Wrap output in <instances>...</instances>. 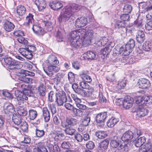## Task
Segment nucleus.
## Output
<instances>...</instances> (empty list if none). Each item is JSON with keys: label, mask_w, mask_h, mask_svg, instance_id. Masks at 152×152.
Returning <instances> with one entry per match:
<instances>
[{"label": "nucleus", "mask_w": 152, "mask_h": 152, "mask_svg": "<svg viewBox=\"0 0 152 152\" xmlns=\"http://www.w3.org/2000/svg\"><path fill=\"white\" fill-rule=\"evenodd\" d=\"M134 24L138 28H142L143 25L142 19L138 18L134 21Z\"/></svg>", "instance_id": "603ef678"}, {"label": "nucleus", "mask_w": 152, "mask_h": 152, "mask_svg": "<svg viewBox=\"0 0 152 152\" xmlns=\"http://www.w3.org/2000/svg\"><path fill=\"white\" fill-rule=\"evenodd\" d=\"M33 16L31 14L29 13L28 16L26 18V25L28 26H30L31 25H32L33 22L34 21Z\"/></svg>", "instance_id": "c03bdc74"}, {"label": "nucleus", "mask_w": 152, "mask_h": 152, "mask_svg": "<svg viewBox=\"0 0 152 152\" xmlns=\"http://www.w3.org/2000/svg\"><path fill=\"white\" fill-rule=\"evenodd\" d=\"M94 34L93 30L91 28H90L87 32L86 37H84L82 39L80 38L78 39H71V45L76 48H80L83 46H86L88 45L91 43Z\"/></svg>", "instance_id": "7ed1b4c3"}, {"label": "nucleus", "mask_w": 152, "mask_h": 152, "mask_svg": "<svg viewBox=\"0 0 152 152\" xmlns=\"http://www.w3.org/2000/svg\"><path fill=\"white\" fill-rule=\"evenodd\" d=\"M64 74L62 73H58L56 74L55 77L53 78V82L55 83L58 85L60 83L62 82L63 80V78Z\"/></svg>", "instance_id": "7c9ffc66"}, {"label": "nucleus", "mask_w": 152, "mask_h": 152, "mask_svg": "<svg viewBox=\"0 0 152 152\" xmlns=\"http://www.w3.org/2000/svg\"><path fill=\"white\" fill-rule=\"evenodd\" d=\"M125 26V22L122 21L120 20H117L115 24V26L116 28H124V27Z\"/></svg>", "instance_id": "6e6d98bb"}, {"label": "nucleus", "mask_w": 152, "mask_h": 152, "mask_svg": "<svg viewBox=\"0 0 152 152\" xmlns=\"http://www.w3.org/2000/svg\"><path fill=\"white\" fill-rule=\"evenodd\" d=\"M46 86L42 83L39 85L38 87V91L40 95L42 96L45 95L46 91Z\"/></svg>", "instance_id": "79ce46f5"}, {"label": "nucleus", "mask_w": 152, "mask_h": 152, "mask_svg": "<svg viewBox=\"0 0 152 152\" xmlns=\"http://www.w3.org/2000/svg\"><path fill=\"white\" fill-rule=\"evenodd\" d=\"M50 7L53 10H57L63 7V4L60 1H54L50 3L49 4Z\"/></svg>", "instance_id": "c756f323"}, {"label": "nucleus", "mask_w": 152, "mask_h": 152, "mask_svg": "<svg viewBox=\"0 0 152 152\" xmlns=\"http://www.w3.org/2000/svg\"><path fill=\"white\" fill-rule=\"evenodd\" d=\"M66 101L67 98L65 94L59 93L56 94V102L58 106L63 105Z\"/></svg>", "instance_id": "f8f14e48"}, {"label": "nucleus", "mask_w": 152, "mask_h": 152, "mask_svg": "<svg viewBox=\"0 0 152 152\" xmlns=\"http://www.w3.org/2000/svg\"><path fill=\"white\" fill-rule=\"evenodd\" d=\"M78 85L76 83H74L72 85V87L75 92L80 95L82 89L78 88Z\"/></svg>", "instance_id": "5fc2aeb1"}, {"label": "nucleus", "mask_w": 152, "mask_h": 152, "mask_svg": "<svg viewBox=\"0 0 152 152\" xmlns=\"http://www.w3.org/2000/svg\"><path fill=\"white\" fill-rule=\"evenodd\" d=\"M44 24L48 31H50L52 30L53 28L51 23L48 21H45Z\"/></svg>", "instance_id": "680f3d73"}, {"label": "nucleus", "mask_w": 152, "mask_h": 152, "mask_svg": "<svg viewBox=\"0 0 152 152\" xmlns=\"http://www.w3.org/2000/svg\"><path fill=\"white\" fill-rule=\"evenodd\" d=\"M84 55L88 59H94L96 57L95 53L92 51H88L84 54Z\"/></svg>", "instance_id": "8fccbe9b"}, {"label": "nucleus", "mask_w": 152, "mask_h": 152, "mask_svg": "<svg viewBox=\"0 0 152 152\" xmlns=\"http://www.w3.org/2000/svg\"><path fill=\"white\" fill-rule=\"evenodd\" d=\"M132 9V7L131 5L126 4L123 8L124 12L127 14L131 13Z\"/></svg>", "instance_id": "864d4df0"}, {"label": "nucleus", "mask_w": 152, "mask_h": 152, "mask_svg": "<svg viewBox=\"0 0 152 152\" xmlns=\"http://www.w3.org/2000/svg\"><path fill=\"white\" fill-rule=\"evenodd\" d=\"M86 91L82 89L80 95L83 96L89 97L94 92L93 88L90 87L88 88H86Z\"/></svg>", "instance_id": "473e14b6"}, {"label": "nucleus", "mask_w": 152, "mask_h": 152, "mask_svg": "<svg viewBox=\"0 0 152 152\" xmlns=\"http://www.w3.org/2000/svg\"><path fill=\"white\" fill-rule=\"evenodd\" d=\"M37 113L36 110L33 109L29 111V117L30 120H34L37 117Z\"/></svg>", "instance_id": "de8ad7c7"}, {"label": "nucleus", "mask_w": 152, "mask_h": 152, "mask_svg": "<svg viewBox=\"0 0 152 152\" xmlns=\"http://www.w3.org/2000/svg\"><path fill=\"white\" fill-rule=\"evenodd\" d=\"M75 130L74 129L66 128L65 130V132L66 134L72 135L75 132Z\"/></svg>", "instance_id": "69168bd1"}, {"label": "nucleus", "mask_w": 152, "mask_h": 152, "mask_svg": "<svg viewBox=\"0 0 152 152\" xmlns=\"http://www.w3.org/2000/svg\"><path fill=\"white\" fill-rule=\"evenodd\" d=\"M68 78L70 83L72 84L75 80V77L73 73L72 72H69L68 74Z\"/></svg>", "instance_id": "13d9d810"}, {"label": "nucleus", "mask_w": 152, "mask_h": 152, "mask_svg": "<svg viewBox=\"0 0 152 152\" xmlns=\"http://www.w3.org/2000/svg\"><path fill=\"white\" fill-rule=\"evenodd\" d=\"M45 134V132L43 130H40L36 129V134L38 137H42Z\"/></svg>", "instance_id": "0e129e2a"}, {"label": "nucleus", "mask_w": 152, "mask_h": 152, "mask_svg": "<svg viewBox=\"0 0 152 152\" xmlns=\"http://www.w3.org/2000/svg\"><path fill=\"white\" fill-rule=\"evenodd\" d=\"M90 121V117L88 116L86 117L82 120V123L81 124L85 126H86L88 125Z\"/></svg>", "instance_id": "4d7b16f0"}, {"label": "nucleus", "mask_w": 152, "mask_h": 152, "mask_svg": "<svg viewBox=\"0 0 152 152\" xmlns=\"http://www.w3.org/2000/svg\"><path fill=\"white\" fill-rule=\"evenodd\" d=\"M125 50L124 46L121 47H115L113 49V54L116 55H118L121 54L123 52H124V50Z\"/></svg>", "instance_id": "49530a36"}, {"label": "nucleus", "mask_w": 152, "mask_h": 152, "mask_svg": "<svg viewBox=\"0 0 152 152\" xmlns=\"http://www.w3.org/2000/svg\"><path fill=\"white\" fill-rule=\"evenodd\" d=\"M138 87L142 89H145L149 88L151 85L150 81L147 79L141 78L139 79L137 83Z\"/></svg>", "instance_id": "ddd939ff"}, {"label": "nucleus", "mask_w": 152, "mask_h": 152, "mask_svg": "<svg viewBox=\"0 0 152 152\" xmlns=\"http://www.w3.org/2000/svg\"><path fill=\"white\" fill-rule=\"evenodd\" d=\"M50 136L52 137L56 141L62 139L64 137V136L63 134H59L56 131L52 132L50 134Z\"/></svg>", "instance_id": "bb28decb"}, {"label": "nucleus", "mask_w": 152, "mask_h": 152, "mask_svg": "<svg viewBox=\"0 0 152 152\" xmlns=\"http://www.w3.org/2000/svg\"><path fill=\"white\" fill-rule=\"evenodd\" d=\"M114 46V43L112 42H109L108 45L104 48L102 49L100 52V56L102 59L107 56L109 52H110L112 48Z\"/></svg>", "instance_id": "1a4fd4ad"}, {"label": "nucleus", "mask_w": 152, "mask_h": 152, "mask_svg": "<svg viewBox=\"0 0 152 152\" xmlns=\"http://www.w3.org/2000/svg\"><path fill=\"white\" fill-rule=\"evenodd\" d=\"M81 8L80 5L74 4L72 6H67L61 10L58 18L60 22H65L68 21L73 15L74 12L78 11Z\"/></svg>", "instance_id": "f03ea898"}, {"label": "nucleus", "mask_w": 152, "mask_h": 152, "mask_svg": "<svg viewBox=\"0 0 152 152\" xmlns=\"http://www.w3.org/2000/svg\"><path fill=\"white\" fill-rule=\"evenodd\" d=\"M87 23V19L84 17L77 18L75 22V25L76 27L80 28L85 26Z\"/></svg>", "instance_id": "dca6fc26"}, {"label": "nucleus", "mask_w": 152, "mask_h": 152, "mask_svg": "<svg viewBox=\"0 0 152 152\" xmlns=\"http://www.w3.org/2000/svg\"><path fill=\"white\" fill-rule=\"evenodd\" d=\"M32 28L34 33L38 35H42L45 33L44 30L37 24L34 23Z\"/></svg>", "instance_id": "6ab92c4d"}, {"label": "nucleus", "mask_w": 152, "mask_h": 152, "mask_svg": "<svg viewBox=\"0 0 152 152\" xmlns=\"http://www.w3.org/2000/svg\"><path fill=\"white\" fill-rule=\"evenodd\" d=\"M21 88L22 89L23 92L26 94L27 96H30L32 94L31 91V85H26L22 84L21 85Z\"/></svg>", "instance_id": "b1692460"}, {"label": "nucleus", "mask_w": 152, "mask_h": 152, "mask_svg": "<svg viewBox=\"0 0 152 152\" xmlns=\"http://www.w3.org/2000/svg\"><path fill=\"white\" fill-rule=\"evenodd\" d=\"M43 116L45 121L47 122L50 119V115L48 110L47 107H44L42 109Z\"/></svg>", "instance_id": "e433bc0d"}, {"label": "nucleus", "mask_w": 152, "mask_h": 152, "mask_svg": "<svg viewBox=\"0 0 152 152\" xmlns=\"http://www.w3.org/2000/svg\"><path fill=\"white\" fill-rule=\"evenodd\" d=\"M145 142V138L144 137H141L136 140L135 142V145L137 147L141 146Z\"/></svg>", "instance_id": "a19ab883"}, {"label": "nucleus", "mask_w": 152, "mask_h": 152, "mask_svg": "<svg viewBox=\"0 0 152 152\" xmlns=\"http://www.w3.org/2000/svg\"><path fill=\"white\" fill-rule=\"evenodd\" d=\"M56 94L53 91H50L48 94V98L49 100L52 102L53 101L55 98H56Z\"/></svg>", "instance_id": "052dcab7"}, {"label": "nucleus", "mask_w": 152, "mask_h": 152, "mask_svg": "<svg viewBox=\"0 0 152 152\" xmlns=\"http://www.w3.org/2000/svg\"><path fill=\"white\" fill-rule=\"evenodd\" d=\"M33 151H31L29 149L26 150V152H45L46 151V149L44 146L43 143H39L37 145V147L35 148H33Z\"/></svg>", "instance_id": "aec40b11"}, {"label": "nucleus", "mask_w": 152, "mask_h": 152, "mask_svg": "<svg viewBox=\"0 0 152 152\" xmlns=\"http://www.w3.org/2000/svg\"><path fill=\"white\" fill-rule=\"evenodd\" d=\"M4 61L7 67L10 69L14 70L21 68L23 65L18 62L11 57H7L4 58Z\"/></svg>", "instance_id": "423d86ee"}, {"label": "nucleus", "mask_w": 152, "mask_h": 152, "mask_svg": "<svg viewBox=\"0 0 152 152\" xmlns=\"http://www.w3.org/2000/svg\"><path fill=\"white\" fill-rule=\"evenodd\" d=\"M135 46V42L132 39H130L128 43L124 46L125 50H124V53H129L131 50L134 48Z\"/></svg>", "instance_id": "412c9836"}, {"label": "nucleus", "mask_w": 152, "mask_h": 152, "mask_svg": "<svg viewBox=\"0 0 152 152\" xmlns=\"http://www.w3.org/2000/svg\"><path fill=\"white\" fill-rule=\"evenodd\" d=\"M152 47L151 44L149 41H145L142 45L143 49L146 51L150 50Z\"/></svg>", "instance_id": "09e8293b"}, {"label": "nucleus", "mask_w": 152, "mask_h": 152, "mask_svg": "<svg viewBox=\"0 0 152 152\" xmlns=\"http://www.w3.org/2000/svg\"><path fill=\"white\" fill-rule=\"evenodd\" d=\"M35 3L39 10L41 11L44 10L46 7V4L44 0H37Z\"/></svg>", "instance_id": "2f4dec72"}, {"label": "nucleus", "mask_w": 152, "mask_h": 152, "mask_svg": "<svg viewBox=\"0 0 152 152\" xmlns=\"http://www.w3.org/2000/svg\"><path fill=\"white\" fill-rule=\"evenodd\" d=\"M133 28L132 26H127L126 28H124V29L126 30L127 35L129 36L132 34Z\"/></svg>", "instance_id": "bf43d9fd"}, {"label": "nucleus", "mask_w": 152, "mask_h": 152, "mask_svg": "<svg viewBox=\"0 0 152 152\" xmlns=\"http://www.w3.org/2000/svg\"><path fill=\"white\" fill-rule=\"evenodd\" d=\"M12 119L14 123L17 126L12 127V130H18L20 127L23 131H26L27 129L28 126L27 123L26 122L22 121L19 115L16 114L13 115Z\"/></svg>", "instance_id": "20e7f679"}, {"label": "nucleus", "mask_w": 152, "mask_h": 152, "mask_svg": "<svg viewBox=\"0 0 152 152\" xmlns=\"http://www.w3.org/2000/svg\"><path fill=\"white\" fill-rule=\"evenodd\" d=\"M142 134V132L140 129H135L133 137L135 138H137Z\"/></svg>", "instance_id": "338daca9"}, {"label": "nucleus", "mask_w": 152, "mask_h": 152, "mask_svg": "<svg viewBox=\"0 0 152 152\" xmlns=\"http://www.w3.org/2000/svg\"><path fill=\"white\" fill-rule=\"evenodd\" d=\"M17 111L18 115L21 116H25L28 113L26 109L23 106L18 107Z\"/></svg>", "instance_id": "72a5a7b5"}, {"label": "nucleus", "mask_w": 152, "mask_h": 152, "mask_svg": "<svg viewBox=\"0 0 152 152\" xmlns=\"http://www.w3.org/2000/svg\"><path fill=\"white\" fill-rule=\"evenodd\" d=\"M95 134L96 136L100 139H104L107 136L106 132L102 131H99L96 132Z\"/></svg>", "instance_id": "a18cd8bd"}, {"label": "nucleus", "mask_w": 152, "mask_h": 152, "mask_svg": "<svg viewBox=\"0 0 152 152\" xmlns=\"http://www.w3.org/2000/svg\"><path fill=\"white\" fill-rule=\"evenodd\" d=\"M89 28H86V29H80L77 30L73 31L71 32L70 36L71 39L81 38L82 39L84 37H86V34Z\"/></svg>", "instance_id": "0eeeda50"}, {"label": "nucleus", "mask_w": 152, "mask_h": 152, "mask_svg": "<svg viewBox=\"0 0 152 152\" xmlns=\"http://www.w3.org/2000/svg\"><path fill=\"white\" fill-rule=\"evenodd\" d=\"M66 123L68 125L74 126L78 123V121L74 118H67L66 120Z\"/></svg>", "instance_id": "37998d69"}, {"label": "nucleus", "mask_w": 152, "mask_h": 152, "mask_svg": "<svg viewBox=\"0 0 152 152\" xmlns=\"http://www.w3.org/2000/svg\"><path fill=\"white\" fill-rule=\"evenodd\" d=\"M88 73V72L87 71H82L81 72V78L84 81L86 82L89 83L91 81L92 79L89 76L87 75Z\"/></svg>", "instance_id": "4c0bfd02"}, {"label": "nucleus", "mask_w": 152, "mask_h": 152, "mask_svg": "<svg viewBox=\"0 0 152 152\" xmlns=\"http://www.w3.org/2000/svg\"><path fill=\"white\" fill-rule=\"evenodd\" d=\"M17 40L20 43L23 44H26L28 43V41L25 38L22 37H20L18 38Z\"/></svg>", "instance_id": "774afa93"}, {"label": "nucleus", "mask_w": 152, "mask_h": 152, "mask_svg": "<svg viewBox=\"0 0 152 152\" xmlns=\"http://www.w3.org/2000/svg\"><path fill=\"white\" fill-rule=\"evenodd\" d=\"M67 139L66 137V139L68 140L67 141H64L62 142L61 144V146L62 148L64 149H68L71 146V144L70 142H72V140L73 139L70 137H68Z\"/></svg>", "instance_id": "58836bf2"}, {"label": "nucleus", "mask_w": 152, "mask_h": 152, "mask_svg": "<svg viewBox=\"0 0 152 152\" xmlns=\"http://www.w3.org/2000/svg\"><path fill=\"white\" fill-rule=\"evenodd\" d=\"M111 41H109L108 39L106 37L101 38L100 39L98 38V40L96 41V43L99 46H107L108 43Z\"/></svg>", "instance_id": "4be33fe9"}, {"label": "nucleus", "mask_w": 152, "mask_h": 152, "mask_svg": "<svg viewBox=\"0 0 152 152\" xmlns=\"http://www.w3.org/2000/svg\"><path fill=\"white\" fill-rule=\"evenodd\" d=\"M109 144L107 140H104L99 143L98 147L99 152H106Z\"/></svg>", "instance_id": "5701e85b"}, {"label": "nucleus", "mask_w": 152, "mask_h": 152, "mask_svg": "<svg viewBox=\"0 0 152 152\" xmlns=\"http://www.w3.org/2000/svg\"><path fill=\"white\" fill-rule=\"evenodd\" d=\"M17 75L19 76V79L21 81L28 83H32L33 79L31 77H27V76H33L35 75L34 72L23 69L18 73Z\"/></svg>", "instance_id": "39448f33"}, {"label": "nucleus", "mask_w": 152, "mask_h": 152, "mask_svg": "<svg viewBox=\"0 0 152 152\" xmlns=\"http://www.w3.org/2000/svg\"><path fill=\"white\" fill-rule=\"evenodd\" d=\"M152 147L151 144L150 142L147 143L140 147L139 149V152H146Z\"/></svg>", "instance_id": "c9c22d12"}, {"label": "nucleus", "mask_w": 152, "mask_h": 152, "mask_svg": "<svg viewBox=\"0 0 152 152\" xmlns=\"http://www.w3.org/2000/svg\"><path fill=\"white\" fill-rule=\"evenodd\" d=\"M133 137V132L131 131H128L123 134L121 139L124 142H130Z\"/></svg>", "instance_id": "a211bd4d"}, {"label": "nucleus", "mask_w": 152, "mask_h": 152, "mask_svg": "<svg viewBox=\"0 0 152 152\" xmlns=\"http://www.w3.org/2000/svg\"><path fill=\"white\" fill-rule=\"evenodd\" d=\"M148 113L147 109L142 107H139L137 111V115L138 117H143L147 115Z\"/></svg>", "instance_id": "a878e982"}, {"label": "nucleus", "mask_w": 152, "mask_h": 152, "mask_svg": "<svg viewBox=\"0 0 152 152\" xmlns=\"http://www.w3.org/2000/svg\"><path fill=\"white\" fill-rule=\"evenodd\" d=\"M136 103L137 104H141L143 105L152 103V96H139L138 97Z\"/></svg>", "instance_id": "9b49d317"}, {"label": "nucleus", "mask_w": 152, "mask_h": 152, "mask_svg": "<svg viewBox=\"0 0 152 152\" xmlns=\"http://www.w3.org/2000/svg\"><path fill=\"white\" fill-rule=\"evenodd\" d=\"M3 108L4 112L6 114H12L14 111L13 105L10 103H5L4 105Z\"/></svg>", "instance_id": "4468645a"}, {"label": "nucleus", "mask_w": 152, "mask_h": 152, "mask_svg": "<svg viewBox=\"0 0 152 152\" xmlns=\"http://www.w3.org/2000/svg\"><path fill=\"white\" fill-rule=\"evenodd\" d=\"M71 96L73 100L75 102L76 106L77 107L82 110H85L86 109V105L80 104L81 102V100L76 95L72 94H71Z\"/></svg>", "instance_id": "f3484780"}, {"label": "nucleus", "mask_w": 152, "mask_h": 152, "mask_svg": "<svg viewBox=\"0 0 152 152\" xmlns=\"http://www.w3.org/2000/svg\"><path fill=\"white\" fill-rule=\"evenodd\" d=\"M4 27L5 30L8 32H10L12 31L15 27V25L12 22L7 20L4 22Z\"/></svg>", "instance_id": "cd10ccee"}, {"label": "nucleus", "mask_w": 152, "mask_h": 152, "mask_svg": "<svg viewBox=\"0 0 152 152\" xmlns=\"http://www.w3.org/2000/svg\"><path fill=\"white\" fill-rule=\"evenodd\" d=\"M16 11L18 15L22 16L25 13L26 9L24 6L20 5L17 7Z\"/></svg>", "instance_id": "ea45409f"}, {"label": "nucleus", "mask_w": 152, "mask_h": 152, "mask_svg": "<svg viewBox=\"0 0 152 152\" xmlns=\"http://www.w3.org/2000/svg\"><path fill=\"white\" fill-rule=\"evenodd\" d=\"M126 85V81L124 80H119L117 83L116 87L118 89H121L124 88Z\"/></svg>", "instance_id": "3c124183"}, {"label": "nucleus", "mask_w": 152, "mask_h": 152, "mask_svg": "<svg viewBox=\"0 0 152 152\" xmlns=\"http://www.w3.org/2000/svg\"><path fill=\"white\" fill-rule=\"evenodd\" d=\"M119 121L118 118L112 117L107 122V125L108 127H112L114 126Z\"/></svg>", "instance_id": "f704fd0d"}, {"label": "nucleus", "mask_w": 152, "mask_h": 152, "mask_svg": "<svg viewBox=\"0 0 152 152\" xmlns=\"http://www.w3.org/2000/svg\"><path fill=\"white\" fill-rule=\"evenodd\" d=\"M45 63L48 66H43V69L47 75L50 77H52L53 75V72H56L60 70L59 67L54 65L58 64L59 61L57 57L53 55H50L45 61Z\"/></svg>", "instance_id": "f257e3e1"}, {"label": "nucleus", "mask_w": 152, "mask_h": 152, "mask_svg": "<svg viewBox=\"0 0 152 152\" xmlns=\"http://www.w3.org/2000/svg\"><path fill=\"white\" fill-rule=\"evenodd\" d=\"M136 39L137 41L139 43H142L145 39V36L144 32L142 30L138 31L136 35Z\"/></svg>", "instance_id": "393cba45"}, {"label": "nucleus", "mask_w": 152, "mask_h": 152, "mask_svg": "<svg viewBox=\"0 0 152 152\" xmlns=\"http://www.w3.org/2000/svg\"><path fill=\"white\" fill-rule=\"evenodd\" d=\"M15 96L18 102V104L20 105L23 104L24 100H27L28 99V96L26 94L18 90L15 91Z\"/></svg>", "instance_id": "6e6552de"}, {"label": "nucleus", "mask_w": 152, "mask_h": 152, "mask_svg": "<svg viewBox=\"0 0 152 152\" xmlns=\"http://www.w3.org/2000/svg\"><path fill=\"white\" fill-rule=\"evenodd\" d=\"M110 144L112 148H116L119 145V141L116 140H113L111 141Z\"/></svg>", "instance_id": "e2e57ef3"}, {"label": "nucleus", "mask_w": 152, "mask_h": 152, "mask_svg": "<svg viewBox=\"0 0 152 152\" xmlns=\"http://www.w3.org/2000/svg\"><path fill=\"white\" fill-rule=\"evenodd\" d=\"M107 114L105 112L98 114L96 116V121L97 122L99 123H103L107 118Z\"/></svg>", "instance_id": "c85d7f7f"}, {"label": "nucleus", "mask_w": 152, "mask_h": 152, "mask_svg": "<svg viewBox=\"0 0 152 152\" xmlns=\"http://www.w3.org/2000/svg\"><path fill=\"white\" fill-rule=\"evenodd\" d=\"M139 10L141 12L152 11V5L149 2H142L139 3Z\"/></svg>", "instance_id": "9d476101"}, {"label": "nucleus", "mask_w": 152, "mask_h": 152, "mask_svg": "<svg viewBox=\"0 0 152 152\" xmlns=\"http://www.w3.org/2000/svg\"><path fill=\"white\" fill-rule=\"evenodd\" d=\"M133 99L129 96H127L124 99L123 104V108L126 109H129L132 105Z\"/></svg>", "instance_id": "2eb2a0df"}]
</instances>
